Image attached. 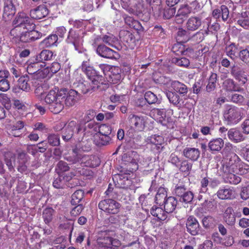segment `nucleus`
<instances>
[{"label":"nucleus","mask_w":249,"mask_h":249,"mask_svg":"<svg viewBox=\"0 0 249 249\" xmlns=\"http://www.w3.org/2000/svg\"><path fill=\"white\" fill-rule=\"evenodd\" d=\"M123 160L127 163L132 164V170H136L138 168V161L139 160V155L136 151H131L125 154L123 156Z\"/></svg>","instance_id":"nucleus-17"},{"label":"nucleus","mask_w":249,"mask_h":249,"mask_svg":"<svg viewBox=\"0 0 249 249\" xmlns=\"http://www.w3.org/2000/svg\"><path fill=\"white\" fill-rule=\"evenodd\" d=\"M29 81V78L27 75L20 77L18 80L19 88L26 92L30 91L31 90V86L30 84L28 83Z\"/></svg>","instance_id":"nucleus-35"},{"label":"nucleus","mask_w":249,"mask_h":249,"mask_svg":"<svg viewBox=\"0 0 249 249\" xmlns=\"http://www.w3.org/2000/svg\"><path fill=\"white\" fill-rule=\"evenodd\" d=\"M84 192L82 190L76 191L71 196V204L76 205L80 203L84 198Z\"/></svg>","instance_id":"nucleus-44"},{"label":"nucleus","mask_w":249,"mask_h":249,"mask_svg":"<svg viewBox=\"0 0 249 249\" xmlns=\"http://www.w3.org/2000/svg\"><path fill=\"white\" fill-rule=\"evenodd\" d=\"M239 59L249 66V50L246 48L240 50L238 53Z\"/></svg>","instance_id":"nucleus-50"},{"label":"nucleus","mask_w":249,"mask_h":249,"mask_svg":"<svg viewBox=\"0 0 249 249\" xmlns=\"http://www.w3.org/2000/svg\"><path fill=\"white\" fill-rule=\"evenodd\" d=\"M224 221L229 225H233L235 222V216L231 207H228L224 213Z\"/></svg>","instance_id":"nucleus-33"},{"label":"nucleus","mask_w":249,"mask_h":249,"mask_svg":"<svg viewBox=\"0 0 249 249\" xmlns=\"http://www.w3.org/2000/svg\"><path fill=\"white\" fill-rule=\"evenodd\" d=\"M127 120V124L133 129L142 131L145 127L146 120L144 116L131 114L128 116Z\"/></svg>","instance_id":"nucleus-10"},{"label":"nucleus","mask_w":249,"mask_h":249,"mask_svg":"<svg viewBox=\"0 0 249 249\" xmlns=\"http://www.w3.org/2000/svg\"><path fill=\"white\" fill-rule=\"evenodd\" d=\"M154 80L156 83L161 85H168L171 82L169 78L163 75L160 76L157 78H156V76H154Z\"/></svg>","instance_id":"nucleus-58"},{"label":"nucleus","mask_w":249,"mask_h":249,"mask_svg":"<svg viewBox=\"0 0 249 249\" xmlns=\"http://www.w3.org/2000/svg\"><path fill=\"white\" fill-rule=\"evenodd\" d=\"M217 196L221 199H231L234 197V192L230 188H222L219 189Z\"/></svg>","instance_id":"nucleus-29"},{"label":"nucleus","mask_w":249,"mask_h":249,"mask_svg":"<svg viewBox=\"0 0 249 249\" xmlns=\"http://www.w3.org/2000/svg\"><path fill=\"white\" fill-rule=\"evenodd\" d=\"M61 68L60 64L56 62H53L51 66L49 68L50 71V76H52L53 74H54L58 72Z\"/></svg>","instance_id":"nucleus-61"},{"label":"nucleus","mask_w":249,"mask_h":249,"mask_svg":"<svg viewBox=\"0 0 249 249\" xmlns=\"http://www.w3.org/2000/svg\"><path fill=\"white\" fill-rule=\"evenodd\" d=\"M49 14V10L44 5H40L30 11V15L32 18L40 19L46 17Z\"/></svg>","instance_id":"nucleus-19"},{"label":"nucleus","mask_w":249,"mask_h":249,"mask_svg":"<svg viewBox=\"0 0 249 249\" xmlns=\"http://www.w3.org/2000/svg\"><path fill=\"white\" fill-rule=\"evenodd\" d=\"M108 74V82L113 84H115L119 82L121 79V70L118 67H112L110 69Z\"/></svg>","instance_id":"nucleus-20"},{"label":"nucleus","mask_w":249,"mask_h":249,"mask_svg":"<svg viewBox=\"0 0 249 249\" xmlns=\"http://www.w3.org/2000/svg\"><path fill=\"white\" fill-rule=\"evenodd\" d=\"M72 178L71 173L62 174L55 179L53 182V186L56 188H63L66 182L69 181Z\"/></svg>","instance_id":"nucleus-22"},{"label":"nucleus","mask_w":249,"mask_h":249,"mask_svg":"<svg viewBox=\"0 0 249 249\" xmlns=\"http://www.w3.org/2000/svg\"><path fill=\"white\" fill-rule=\"evenodd\" d=\"M98 134L104 135L111 136V137L114 136V134H112V129L111 127L106 124H102L99 127Z\"/></svg>","instance_id":"nucleus-49"},{"label":"nucleus","mask_w":249,"mask_h":249,"mask_svg":"<svg viewBox=\"0 0 249 249\" xmlns=\"http://www.w3.org/2000/svg\"><path fill=\"white\" fill-rule=\"evenodd\" d=\"M237 51V48L235 43H231L227 45L225 48V52L226 54L231 59L235 56L236 52Z\"/></svg>","instance_id":"nucleus-51"},{"label":"nucleus","mask_w":249,"mask_h":249,"mask_svg":"<svg viewBox=\"0 0 249 249\" xmlns=\"http://www.w3.org/2000/svg\"><path fill=\"white\" fill-rule=\"evenodd\" d=\"M64 97L60 90L57 91L54 90H51L46 95L44 100L48 105L49 109L54 114H58L63 109L62 100Z\"/></svg>","instance_id":"nucleus-2"},{"label":"nucleus","mask_w":249,"mask_h":249,"mask_svg":"<svg viewBox=\"0 0 249 249\" xmlns=\"http://www.w3.org/2000/svg\"><path fill=\"white\" fill-rule=\"evenodd\" d=\"M151 113L155 119L161 121L166 117V111L164 109L154 108L152 110Z\"/></svg>","instance_id":"nucleus-47"},{"label":"nucleus","mask_w":249,"mask_h":249,"mask_svg":"<svg viewBox=\"0 0 249 249\" xmlns=\"http://www.w3.org/2000/svg\"><path fill=\"white\" fill-rule=\"evenodd\" d=\"M120 207V204L112 199H106L101 201L98 204L100 209L107 213H117Z\"/></svg>","instance_id":"nucleus-8"},{"label":"nucleus","mask_w":249,"mask_h":249,"mask_svg":"<svg viewBox=\"0 0 249 249\" xmlns=\"http://www.w3.org/2000/svg\"><path fill=\"white\" fill-rule=\"evenodd\" d=\"M73 136H75V133H73V132L69 130V129L66 127L63 131V134L62 136L63 140L65 141H68Z\"/></svg>","instance_id":"nucleus-63"},{"label":"nucleus","mask_w":249,"mask_h":249,"mask_svg":"<svg viewBox=\"0 0 249 249\" xmlns=\"http://www.w3.org/2000/svg\"><path fill=\"white\" fill-rule=\"evenodd\" d=\"M229 139L234 142L243 141L245 137L241 132L236 128L230 129L228 132Z\"/></svg>","instance_id":"nucleus-24"},{"label":"nucleus","mask_w":249,"mask_h":249,"mask_svg":"<svg viewBox=\"0 0 249 249\" xmlns=\"http://www.w3.org/2000/svg\"><path fill=\"white\" fill-rule=\"evenodd\" d=\"M177 200L173 196L167 198L163 203L165 212L167 213L173 212L177 207Z\"/></svg>","instance_id":"nucleus-26"},{"label":"nucleus","mask_w":249,"mask_h":249,"mask_svg":"<svg viewBox=\"0 0 249 249\" xmlns=\"http://www.w3.org/2000/svg\"><path fill=\"white\" fill-rule=\"evenodd\" d=\"M224 89L228 91H241L242 89L236 86L234 81L231 79H226L223 83Z\"/></svg>","instance_id":"nucleus-37"},{"label":"nucleus","mask_w":249,"mask_h":249,"mask_svg":"<svg viewBox=\"0 0 249 249\" xmlns=\"http://www.w3.org/2000/svg\"><path fill=\"white\" fill-rule=\"evenodd\" d=\"M89 158V157L87 155L74 153L71 156L66 157L65 159L72 164H75L77 162L85 163Z\"/></svg>","instance_id":"nucleus-28"},{"label":"nucleus","mask_w":249,"mask_h":249,"mask_svg":"<svg viewBox=\"0 0 249 249\" xmlns=\"http://www.w3.org/2000/svg\"><path fill=\"white\" fill-rule=\"evenodd\" d=\"M54 210L50 207L45 208L42 213V217L45 224L48 225L53 219Z\"/></svg>","instance_id":"nucleus-40"},{"label":"nucleus","mask_w":249,"mask_h":249,"mask_svg":"<svg viewBox=\"0 0 249 249\" xmlns=\"http://www.w3.org/2000/svg\"><path fill=\"white\" fill-rule=\"evenodd\" d=\"M69 130L75 133V136L80 142V147L83 151H89L91 146V139L88 138L85 140L84 136H85L88 132H86V127L84 126L83 123L77 124L75 121H71L69 122L66 126Z\"/></svg>","instance_id":"nucleus-1"},{"label":"nucleus","mask_w":249,"mask_h":249,"mask_svg":"<svg viewBox=\"0 0 249 249\" xmlns=\"http://www.w3.org/2000/svg\"><path fill=\"white\" fill-rule=\"evenodd\" d=\"M34 74V78L37 79L44 78L47 76L50 77L49 67L41 70L39 69L37 72Z\"/></svg>","instance_id":"nucleus-54"},{"label":"nucleus","mask_w":249,"mask_h":249,"mask_svg":"<svg viewBox=\"0 0 249 249\" xmlns=\"http://www.w3.org/2000/svg\"><path fill=\"white\" fill-rule=\"evenodd\" d=\"M236 169H234L236 174L243 175L248 173V166L244 163L240 161L239 164H237L236 166Z\"/></svg>","instance_id":"nucleus-52"},{"label":"nucleus","mask_w":249,"mask_h":249,"mask_svg":"<svg viewBox=\"0 0 249 249\" xmlns=\"http://www.w3.org/2000/svg\"><path fill=\"white\" fill-rule=\"evenodd\" d=\"M48 147V143L46 141H43L36 144V148L35 149V150L36 152L44 153L46 151Z\"/></svg>","instance_id":"nucleus-57"},{"label":"nucleus","mask_w":249,"mask_h":249,"mask_svg":"<svg viewBox=\"0 0 249 249\" xmlns=\"http://www.w3.org/2000/svg\"><path fill=\"white\" fill-rule=\"evenodd\" d=\"M210 184V178H203L200 181V193H206L208 190V186Z\"/></svg>","instance_id":"nucleus-60"},{"label":"nucleus","mask_w":249,"mask_h":249,"mask_svg":"<svg viewBox=\"0 0 249 249\" xmlns=\"http://www.w3.org/2000/svg\"><path fill=\"white\" fill-rule=\"evenodd\" d=\"M125 98V95H118L115 94L114 95H112L110 96V100L112 103H121Z\"/></svg>","instance_id":"nucleus-62"},{"label":"nucleus","mask_w":249,"mask_h":249,"mask_svg":"<svg viewBox=\"0 0 249 249\" xmlns=\"http://www.w3.org/2000/svg\"><path fill=\"white\" fill-rule=\"evenodd\" d=\"M60 92L64 95L61 100L63 104V107L65 105L67 107L73 106L78 99V91L73 89L68 91L66 89H61Z\"/></svg>","instance_id":"nucleus-9"},{"label":"nucleus","mask_w":249,"mask_h":249,"mask_svg":"<svg viewBox=\"0 0 249 249\" xmlns=\"http://www.w3.org/2000/svg\"><path fill=\"white\" fill-rule=\"evenodd\" d=\"M180 171L183 172H189L192 167V164L189 163L187 160H184L180 163Z\"/></svg>","instance_id":"nucleus-56"},{"label":"nucleus","mask_w":249,"mask_h":249,"mask_svg":"<svg viewBox=\"0 0 249 249\" xmlns=\"http://www.w3.org/2000/svg\"><path fill=\"white\" fill-rule=\"evenodd\" d=\"M57 40L58 37L56 35H51L41 41L40 44L44 45L45 47L48 48L55 45Z\"/></svg>","instance_id":"nucleus-45"},{"label":"nucleus","mask_w":249,"mask_h":249,"mask_svg":"<svg viewBox=\"0 0 249 249\" xmlns=\"http://www.w3.org/2000/svg\"><path fill=\"white\" fill-rule=\"evenodd\" d=\"M86 63V62L83 63L81 66L82 70L86 73L90 81H91L92 79H93L94 77H95L99 72L92 67L87 66Z\"/></svg>","instance_id":"nucleus-41"},{"label":"nucleus","mask_w":249,"mask_h":249,"mask_svg":"<svg viewBox=\"0 0 249 249\" xmlns=\"http://www.w3.org/2000/svg\"><path fill=\"white\" fill-rule=\"evenodd\" d=\"M67 41L68 43H71L74 45L75 50L78 52L81 51L83 39L80 36L78 31L71 29L69 32Z\"/></svg>","instance_id":"nucleus-13"},{"label":"nucleus","mask_w":249,"mask_h":249,"mask_svg":"<svg viewBox=\"0 0 249 249\" xmlns=\"http://www.w3.org/2000/svg\"><path fill=\"white\" fill-rule=\"evenodd\" d=\"M184 156L193 161H196L200 156V151L197 148L186 147L183 151Z\"/></svg>","instance_id":"nucleus-23"},{"label":"nucleus","mask_w":249,"mask_h":249,"mask_svg":"<svg viewBox=\"0 0 249 249\" xmlns=\"http://www.w3.org/2000/svg\"><path fill=\"white\" fill-rule=\"evenodd\" d=\"M157 3V6H155L154 5L151 4V7L153 11H159V14H160L163 12V17L164 18L170 19L172 18L176 12V9L174 7H169L165 8L162 10V6L161 5V0H156L154 1Z\"/></svg>","instance_id":"nucleus-11"},{"label":"nucleus","mask_w":249,"mask_h":249,"mask_svg":"<svg viewBox=\"0 0 249 249\" xmlns=\"http://www.w3.org/2000/svg\"><path fill=\"white\" fill-rule=\"evenodd\" d=\"M213 243L211 240H205L203 243L200 244L198 249H213Z\"/></svg>","instance_id":"nucleus-64"},{"label":"nucleus","mask_w":249,"mask_h":249,"mask_svg":"<svg viewBox=\"0 0 249 249\" xmlns=\"http://www.w3.org/2000/svg\"><path fill=\"white\" fill-rule=\"evenodd\" d=\"M53 53L48 50H43L35 56L36 61L40 63H44L46 61H49L53 59Z\"/></svg>","instance_id":"nucleus-27"},{"label":"nucleus","mask_w":249,"mask_h":249,"mask_svg":"<svg viewBox=\"0 0 249 249\" xmlns=\"http://www.w3.org/2000/svg\"><path fill=\"white\" fill-rule=\"evenodd\" d=\"M223 115L225 121L229 125L236 124L243 118L241 109L232 105L226 106Z\"/></svg>","instance_id":"nucleus-3"},{"label":"nucleus","mask_w":249,"mask_h":249,"mask_svg":"<svg viewBox=\"0 0 249 249\" xmlns=\"http://www.w3.org/2000/svg\"><path fill=\"white\" fill-rule=\"evenodd\" d=\"M192 10V7L187 3L180 4L175 16L176 22L178 24H182L184 21V18L189 16Z\"/></svg>","instance_id":"nucleus-14"},{"label":"nucleus","mask_w":249,"mask_h":249,"mask_svg":"<svg viewBox=\"0 0 249 249\" xmlns=\"http://www.w3.org/2000/svg\"><path fill=\"white\" fill-rule=\"evenodd\" d=\"M166 96L169 102L174 105H177L179 103V97L175 92L168 91L166 93Z\"/></svg>","instance_id":"nucleus-53"},{"label":"nucleus","mask_w":249,"mask_h":249,"mask_svg":"<svg viewBox=\"0 0 249 249\" xmlns=\"http://www.w3.org/2000/svg\"><path fill=\"white\" fill-rule=\"evenodd\" d=\"M181 43V42H178L175 44L172 47V51L176 54L187 55L188 51H192V50L189 48H185V46Z\"/></svg>","instance_id":"nucleus-38"},{"label":"nucleus","mask_w":249,"mask_h":249,"mask_svg":"<svg viewBox=\"0 0 249 249\" xmlns=\"http://www.w3.org/2000/svg\"><path fill=\"white\" fill-rule=\"evenodd\" d=\"M151 214L160 220H165L167 217V213L160 207L153 206L150 210Z\"/></svg>","instance_id":"nucleus-31"},{"label":"nucleus","mask_w":249,"mask_h":249,"mask_svg":"<svg viewBox=\"0 0 249 249\" xmlns=\"http://www.w3.org/2000/svg\"><path fill=\"white\" fill-rule=\"evenodd\" d=\"M147 142L154 153H159L163 148L161 145L163 143V138L160 135H152L147 138Z\"/></svg>","instance_id":"nucleus-12"},{"label":"nucleus","mask_w":249,"mask_h":249,"mask_svg":"<svg viewBox=\"0 0 249 249\" xmlns=\"http://www.w3.org/2000/svg\"><path fill=\"white\" fill-rule=\"evenodd\" d=\"M223 146L224 141L221 138L213 139L208 143V147L212 151H219Z\"/></svg>","instance_id":"nucleus-34"},{"label":"nucleus","mask_w":249,"mask_h":249,"mask_svg":"<svg viewBox=\"0 0 249 249\" xmlns=\"http://www.w3.org/2000/svg\"><path fill=\"white\" fill-rule=\"evenodd\" d=\"M91 81L92 84L94 85L93 86L96 89L99 88L101 85H106L107 84L106 80L101 74H100L99 72L94 77L93 79H92Z\"/></svg>","instance_id":"nucleus-46"},{"label":"nucleus","mask_w":249,"mask_h":249,"mask_svg":"<svg viewBox=\"0 0 249 249\" xmlns=\"http://www.w3.org/2000/svg\"><path fill=\"white\" fill-rule=\"evenodd\" d=\"M39 62L36 61L35 56L29 62L27 67V71L29 74H34L40 69L41 65Z\"/></svg>","instance_id":"nucleus-36"},{"label":"nucleus","mask_w":249,"mask_h":249,"mask_svg":"<svg viewBox=\"0 0 249 249\" xmlns=\"http://www.w3.org/2000/svg\"><path fill=\"white\" fill-rule=\"evenodd\" d=\"M144 99L149 104H155L158 101L157 96L150 91L146 92L144 94Z\"/></svg>","instance_id":"nucleus-55"},{"label":"nucleus","mask_w":249,"mask_h":249,"mask_svg":"<svg viewBox=\"0 0 249 249\" xmlns=\"http://www.w3.org/2000/svg\"><path fill=\"white\" fill-rule=\"evenodd\" d=\"M13 24L19 28H22L28 31L33 29L35 27L33 19L24 12L18 14L13 21Z\"/></svg>","instance_id":"nucleus-5"},{"label":"nucleus","mask_w":249,"mask_h":249,"mask_svg":"<svg viewBox=\"0 0 249 249\" xmlns=\"http://www.w3.org/2000/svg\"><path fill=\"white\" fill-rule=\"evenodd\" d=\"M167 197V193L164 188H160L155 196V201L157 204L160 205L163 203Z\"/></svg>","instance_id":"nucleus-43"},{"label":"nucleus","mask_w":249,"mask_h":249,"mask_svg":"<svg viewBox=\"0 0 249 249\" xmlns=\"http://www.w3.org/2000/svg\"><path fill=\"white\" fill-rule=\"evenodd\" d=\"M231 145L226 146L223 150V153L226 155L227 161L223 166V172H228L236 169V166L240 163V159L234 152H230Z\"/></svg>","instance_id":"nucleus-4"},{"label":"nucleus","mask_w":249,"mask_h":249,"mask_svg":"<svg viewBox=\"0 0 249 249\" xmlns=\"http://www.w3.org/2000/svg\"><path fill=\"white\" fill-rule=\"evenodd\" d=\"M188 31L182 28H179L176 36L177 42L185 43L188 41L190 39Z\"/></svg>","instance_id":"nucleus-39"},{"label":"nucleus","mask_w":249,"mask_h":249,"mask_svg":"<svg viewBox=\"0 0 249 249\" xmlns=\"http://www.w3.org/2000/svg\"><path fill=\"white\" fill-rule=\"evenodd\" d=\"M3 18L7 21L11 20L15 15L16 9L14 4L15 0H3Z\"/></svg>","instance_id":"nucleus-15"},{"label":"nucleus","mask_w":249,"mask_h":249,"mask_svg":"<svg viewBox=\"0 0 249 249\" xmlns=\"http://www.w3.org/2000/svg\"><path fill=\"white\" fill-rule=\"evenodd\" d=\"M186 227L187 231L192 235L199 234L200 226L196 219L193 216H189L186 221Z\"/></svg>","instance_id":"nucleus-16"},{"label":"nucleus","mask_w":249,"mask_h":249,"mask_svg":"<svg viewBox=\"0 0 249 249\" xmlns=\"http://www.w3.org/2000/svg\"><path fill=\"white\" fill-rule=\"evenodd\" d=\"M234 171L224 172L223 178L226 182L232 184H237L241 181L240 177L235 175Z\"/></svg>","instance_id":"nucleus-25"},{"label":"nucleus","mask_w":249,"mask_h":249,"mask_svg":"<svg viewBox=\"0 0 249 249\" xmlns=\"http://www.w3.org/2000/svg\"><path fill=\"white\" fill-rule=\"evenodd\" d=\"M204 21L199 16H192L186 21L185 25L186 29L189 31H195L200 28Z\"/></svg>","instance_id":"nucleus-18"},{"label":"nucleus","mask_w":249,"mask_h":249,"mask_svg":"<svg viewBox=\"0 0 249 249\" xmlns=\"http://www.w3.org/2000/svg\"><path fill=\"white\" fill-rule=\"evenodd\" d=\"M48 144L52 146H56L60 144V138L58 134H50L47 137Z\"/></svg>","instance_id":"nucleus-48"},{"label":"nucleus","mask_w":249,"mask_h":249,"mask_svg":"<svg viewBox=\"0 0 249 249\" xmlns=\"http://www.w3.org/2000/svg\"><path fill=\"white\" fill-rule=\"evenodd\" d=\"M57 169L59 170L58 173L65 172L69 170L70 167L66 162L60 160L57 165Z\"/></svg>","instance_id":"nucleus-59"},{"label":"nucleus","mask_w":249,"mask_h":249,"mask_svg":"<svg viewBox=\"0 0 249 249\" xmlns=\"http://www.w3.org/2000/svg\"><path fill=\"white\" fill-rule=\"evenodd\" d=\"M93 137L92 142L93 141L94 143L98 146L109 144L112 138L111 136L104 135L98 133H96Z\"/></svg>","instance_id":"nucleus-21"},{"label":"nucleus","mask_w":249,"mask_h":249,"mask_svg":"<svg viewBox=\"0 0 249 249\" xmlns=\"http://www.w3.org/2000/svg\"><path fill=\"white\" fill-rule=\"evenodd\" d=\"M99 40V38L94 39L93 45L95 47L96 53L100 56L108 59H118L119 57L118 53L104 44L97 45L96 42Z\"/></svg>","instance_id":"nucleus-7"},{"label":"nucleus","mask_w":249,"mask_h":249,"mask_svg":"<svg viewBox=\"0 0 249 249\" xmlns=\"http://www.w3.org/2000/svg\"><path fill=\"white\" fill-rule=\"evenodd\" d=\"M217 75L215 73L212 72L210 76L207 79V85L206 86V91L211 92L215 90L217 81Z\"/></svg>","instance_id":"nucleus-30"},{"label":"nucleus","mask_w":249,"mask_h":249,"mask_svg":"<svg viewBox=\"0 0 249 249\" xmlns=\"http://www.w3.org/2000/svg\"><path fill=\"white\" fill-rule=\"evenodd\" d=\"M73 86L83 94H86L95 88L94 86H91L88 81H84L78 83H73Z\"/></svg>","instance_id":"nucleus-32"},{"label":"nucleus","mask_w":249,"mask_h":249,"mask_svg":"<svg viewBox=\"0 0 249 249\" xmlns=\"http://www.w3.org/2000/svg\"><path fill=\"white\" fill-rule=\"evenodd\" d=\"M172 85L174 90L180 94L185 95L188 92L187 86L178 81H175L173 82Z\"/></svg>","instance_id":"nucleus-42"},{"label":"nucleus","mask_w":249,"mask_h":249,"mask_svg":"<svg viewBox=\"0 0 249 249\" xmlns=\"http://www.w3.org/2000/svg\"><path fill=\"white\" fill-rule=\"evenodd\" d=\"M109 231H102L101 235L104 237L99 236L97 241L100 247L104 249H114V247H119L121 245L120 242L116 239H113L109 236Z\"/></svg>","instance_id":"nucleus-6"}]
</instances>
